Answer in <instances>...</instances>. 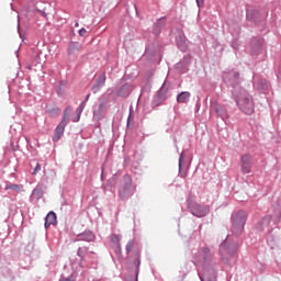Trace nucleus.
I'll return each mask as SVG.
<instances>
[{
  "instance_id": "f257e3e1",
  "label": "nucleus",
  "mask_w": 281,
  "mask_h": 281,
  "mask_svg": "<svg viewBox=\"0 0 281 281\" xmlns=\"http://www.w3.org/2000/svg\"><path fill=\"white\" fill-rule=\"evenodd\" d=\"M193 265H195V267H203V271L217 269L218 261H216L214 248L207 246L200 247L193 255Z\"/></svg>"
},
{
  "instance_id": "f03ea898",
  "label": "nucleus",
  "mask_w": 281,
  "mask_h": 281,
  "mask_svg": "<svg viewBox=\"0 0 281 281\" xmlns=\"http://www.w3.org/2000/svg\"><path fill=\"white\" fill-rule=\"evenodd\" d=\"M233 99L239 108V111H241L246 115H251V113H254V99L245 89H240V91L237 93L234 91Z\"/></svg>"
},
{
  "instance_id": "7ed1b4c3",
  "label": "nucleus",
  "mask_w": 281,
  "mask_h": 281,
  "mask_svg": "<svg viewBox=\"0 0 281 281\" xmlns=\"http://www.w3.org/2000/svg\"><path fill=\"white\" fill-rule=\"evenodd\" d=\"M231 232L233 236H243V233L245 232V225H247V212L244 210H239L236 212H233L231 215Z\"/></svg>"
},
{
  "instance_id": "20e7f679",
  "label": "nucleus",
  "mask_w": 281,
  "mask_h": 281,
  "mask_svg": "<svg viewBox=\"0 0 281 281\" xmlns=\"http://www.w3.org/2000/svg\"><path fill=\"white\" fill-rule=\"evenodd\" d=\"M238 244H227L225 239L220 245V255L224 265H234L238 260Z\"/></svg>"
},
{
  "instance_id": "39448f33",
  "label": "nucleus",
  "mask_w": 281,
  "mask_h": 281,
  "mask_svg": "<svg viewBox=\"0 0 281 281\" xmlns=\"http://www.w3.org/2000/svg\"><path fill=\"white\" fill-rule=\"evenodd\" d=\"M223 81L227 87H231L232 95H234V92L240 93V89H243L240 88V82H243L240 79V72L236 70H226L223 74Z\"/></svg>"
},
{
  "instance_id": "423d86ee",
  "label": "nucleus",
  "mask_w": 281,
  "mask_h": 281,
  "mask_svg": "<svg viewBox=\"0 0 281 281\" xmlns=\"http://www.w3.org/2000/svg\"><path fill=\"white\" fill-rule=\"evenodd\" d=\"M135 194V186L131 175H124L119 187V196L121 201H128Z\"/></svg>"
},
{
  "instance_id": "0eeeda50",
  "label": "nucleus",
  "mask_w": 281,
  "mask_h": 281,
  "mask_svg": "<svg viewBox=\"0 0 281 281\" xmlns=\"http://www.w3.org/2000/svg\"><path fill=\"white\" fill-rule=\"evenodd\" d=\"M69 124V114L67 112L64 113L61 121L55 128V134L53 136V142H60L63 139V135H65V128Z\"/></svg>"
},
{
  "instance_id": "6e6552de",
  "label": "nucleus",
  "mask_w": 281,
  "mask_h": 281,
  "mask_svg": "<svg viewBox=\"0 0 281 281\" xmlns=\"http://www.w3.org/2000/svg\"><path fill=\"white\" fill-rule=\"evenodd\" d=\"M211 110L216 114V117H221L223 122L229 117V112L227 111V105L218 103L216 100L211 101Z\"/></svg>"
},
{
  "instance_id": "1a4fd4ad",
  "label": "nucleus",
  "mask_w": 281,
  "mask_h": 281,
  "mask_svg": "<svg viewBox=\"0 0 281 281\" xmlns=\"http://www.w3.org/2000/svg\"><path fill=\"white\" fill-rule=\"evenodd\" d=\"M188 207L191 214L198 218H203V216H207V214H210V209L202 206L196 202H190Z\"/></svg>"
},
{
  "instance_id": "9d476101",
  "label": "nucleus",
  "mask_w": 281,
  "mask_h": 281,
  "mask_svg": "<svg viewBox=\"0 0 281 281\" xmlns=\"http://www.w3.org/2000/svg\"><path fill=\"white\" fill-rule=\"evenodd\" d=\"M83 48L85 46L80 42H69L67 47V54L69 58H78V55L80 54V52H82Z\"/></svg>"
},
{
  "instance_id": "9b49d317",
  "label": "nucleus",
  "mask_w": 281,
  "mask_h": 281,
  "mask_svg": "<svg viewBox=\"0 0 281 281\" xmlns=\"http://www.w3.org/2000/svg\"><path fill=\"white\" fill-rule=\"evenodd\" d=\"M254 166V160L251 159V155L245 154L240 157V168L243 175H249L251 172V167Z\"/></svg>"
},
{
  "instance_id": "f8f14e48",
  "label": "nucleus",
  "mask_w": 281,
  "mask_h": 281,
  "mask_svg": "<svg viewBox=\"0 0 281 281\" xmlns=\"http://www.w3.org/2000/svg\"><path fill=\"white\" fill-rule=\"evenodd\" d=\"M95 243V233L91 229H86L76 236L75 243Z\"/></svg>"
},
{
  "instance_id": "ddd939ff",
  "label": "nucleus",
  "mask_w": 281,
  "mask_h": 281,
  "mask_svg": "<svg viewBox=\"0 0 281 281\" xmlns=\"http://www.w3.org/2000/svg\"><path fill=\"white\" fill-rule=\"evenodd\" d=\"M218 276V268H212L209 270H203L202 274H199L201 281H216Z\"/></svg>"
},
{
  "instance_id": "4468645a",
  "label": "nucleus",
  "mask_w": 281,
  "mask_h": 281,
  "mask_svg": "<svg viewBox=\"0 0 281 281\" xmlns=\"http://www.w3.org/2000/svg\"><path fill=\"white\" fill-rule=\"evenodd\" d=\"M166 93H168V90L164 88V85H162L157 95L154 97L151 101V106H161V104L166 102Z\"/></svg>"
},
{
  "instance_id": "2eb2a0df",
  "label": "nucleus",
  "mask_w": 281,
  "mask_h": 281,
  "mask_svg": "<svg viewBox=\"0 0 281 281\" xmlns=\"http://www.w3.org/2000/svg\"><path fill=\"white\" fill-rule=\"evenodd\" d=\"M104 115H106V102H101L93 109V117L100 122V120H104Z\"/></svg>"
},
{
  "instance_id": "dca6fc26",
  "label": "nucleus",
  "mask_w": 281,
  "mask_h": 281,
  "mask_svg": "<svg viewBox=\"0 0 281 281\" xmlns=\"http://www.w3.org/2000/svg\"><path fill=\"white\" fill-rule=\"evenodd\" d=\"M104 85H106V72L103 71L99 78L95 80L94 85L91 88V91L93 93H98V91H100V89H102V87H104Z\"/></svg>"
},
{
  "instance_id": "f3484780",
  "label": "nucleus",
  "mask_w": 281,
  "mask_h": 281,
  "mask_svg": "<svg viewBox=\"0 0 281 281\" xmlns=\"http://www.w3.org/2000/svg\"><path fill=\"white\" fill-rule=\"evenodd\" d=\"M133 89H134L133 83L127 82L123 85L121 88H119L116 95H119V98H128L133 92Z\"/></svg>"
},
{
  "instance_id": "a211bd4d",
  "label": "nucleus",
  "mask_w": 281,
  "mask_h": 281,
  "mask_svg": "<svg viewBox=\"0 0 281 281\" xmlns=\"http://www.w3.org/2000/svg\"><path fill=\"white\" fill-rule=\"evenodd\" d=\"M58 217L56 216V212L50 211L47 213V215L45 216V223H44V227L45 229H49L50 225H58Z\"/></svg>"
},
{
  "instance_id": "6ab92c4d",
  "label": "nucleus",
  "mask_w": 281,
  "mask_h": 281,
  "mask_svg": "<svg viewBox=\"0 0 281 281\" xmlns=\"http://www.w3.org/2000/svg\"><path fill=\"white\" fill-rule=\"evenodd\" d=\"M166 21H168L166 16L159 18L156 21L153 27V33L155 36H159V34H161V30L166 27Z\"/></svg>"
},
{
  "instance_id": "aec40b11",
  "label": "nucleus",
  "mask_w": 281,
  "mask_h": 281,
  "mask_svg": "<svg viewBox=\"0 0 281 281\" xmlns=\"http://www.w3.org/2000/svg\"><path fill=\"white\" fill-rule=\"evenodd\" d=\"M43 187L37 184L31 193L30 201H41V199H43Z\"/></svg>"
},
{
  "instance_id": "412c9836",
  "label": "nucleus",
  "mask_w": 281,
  "mask_h": 281,
  "mask_svg": "<svg viewBox=\"0 0 281 281\" xmlns=\"http://www.w3.org/2000/svg\"><path fill=\"white\" fill-rule=\"evenodd\" d=\"M133 265L135 267V280L127 279L125 281H138V278H139V267L142 265V259L139 257V254L136 255V258L134 259Z\"/></svg>"
},
{
  "instance_id": "4be33fe9",
  "label": "nucleus",
  "mask_w": 281,
  "mask_h": 281,
  "mask_svg": "<svg viewBox=\"0 0 281 281\" xmlns=\"http://www.w3.org/2000/svg\"><path fill=\"white\" fill-rule=\"evenodd\" d=\"M176 44L177 47L180 49V52H188V44L186 43V36L179 35L176 37Z\"/></svg>"
},
{
  "instance_id": "5701e85b",
  "label": "nucleus",
  "mask_w": 281,
  "mask_h": 281,
  "mask_svg": "<svg viewBox=\"0 0 281 281\" xmlns=\"http://www.w3.org/2000/svg\"><path fill=\"white\" fill-rule=\"evenodd\" d=\"M190 92L189 91H182L180 93H178L177 95V102L179 104H188V102H190Z\"/></svg>"
},
{
  "instance_id": "b1692460",
  "label": "nucleus",
  "mask_w": 281,
  "mask_h": 281,
  "mask_svg": "<svg viewBox=\"0 0 281 281\" xmlns=\"http://www.w3.org/2000/svg\"><path fill=\"white\" fill-rule=\"evenodd\" d=\"M175 69L178 71V74H187L188 71V60L182 59L179 63L176 64Z\"/></svg>"
},
{
  "instance_id": "393cba45",
  "label": "nucleus",
  "mask_w": 281,
  "mask_h": 281,
  "mask_svg": "<svg viewBox=\"0 0 281 281\" xmlns=\"http://www.w3.org/2000/svg\"><path fill=\"white\" fill-rule=\"evenodd\" d=\"M61 111L63 110L56 105L46 108V113H48L50 117H58Z\"/></svg>"
},
{
  "instance_id": "a878e982",
  "label": "nucleus",
  "mask_w": 281,
  "mask_h": 281,
  "mask_svg": "<svg viewBox=\"0 0 281 281\" xmlns=\"http://www.w3.org/2000/svg\"><path fill=\"white\" fill-rule=\"evenodd\" d=\"M259 18H260V11L258 10L247 11L248 21H254V23H257Z\"/></svg>"
},
{
  "instance_id": "bb28decb",
  "label": "nucleus",
  "mask_w": 281,
  "mask_h": 281,
  "mask_svg": "<svg viewBox=\"0 0 281 281\" xmlns=\"http://www.w3.org/2000/svg\"><path fill=\"white\" fill-rule=\"evenodd\" d=\"M87 254H89V247L87 246H81L77 249V256L78 258H80L81 261H85Z\"/></svg>"
},
{
  "instance_id": "cd10ccee",
  "label": "nucleus",
  "mask_w": 281,
  "mask_h": 281,
  "mask_svg": "<svg viewBox=\"0 0 281 281\" xmlns=\"http://www.w3.org/2000/svg\"><path fill=\"white\" fill-rule=\"evenodd\" d=\"M67 87V80L59 81V85L56 88V93L59 95V98H63L65 95V88Z\"/></svg>"
},
{
  "instance_id": "c85d7f7f",
  "label": "nucleus",
  "mask_w": 281,
  "mask_h": 281,
  "mask_svg": "<svg viewBox=\"0 0 281 281\" xmlns=\"http://www.w3.org/2000/svg\"><path fill=\"white\" fill-rule=\"evenodd\" d=\"M4 190H13V192H25V189L23 188V184H7Z\"/></svg>"
},
{
  "instance_id": "c756f323",
  "label": "nucleus",
  "mask_w": 281,
  "mask_h": 281,
  "mask_svg": "<svg viewBox=\"0 0 281 281\" xmlns=\"http://www.w3.org/2000/svg\"><path fill=\"white\" fill-rule=\"evenodd\" d=\"M85 106H87V101H82L77 108V117L72 120V122H80V115H82V111H85Z\"/></svg>"
},
{
  "instance_id": "7c9ffc66",
  "label": "nucleus",
  "mask_w": 281,
  "mask_h": 281,
  "mask_svg": "<svg viewBox=\"0 0 281 281\" xmlns=\"http://www.w3.org/2000/svg\"><path fill=\"white\" fill-rule=\"evenodd\" d=\"M268 243L271 245V249L276 247V243H278V232H274L272 235H268Z\"/></svg>"
},
{
  "instance_id": "2f4dec72",
  "label": "nucleus",
  "mask_w": 281,
  "mask_h": 281,
  "mask_svg": "<svg viewBox=\"0 0 281 281\" xmlns=\"http://www.w3.org/2000/svg\"><path fill=\"white\" fill-rule=\"evenodd\" d=\"M259 225H260L261 229H267V227H269V225H271V216L263 217L259 222Z\"/></svg>"
},
{
  "instance_id": "473e14b6",
  "label": "nucleus",
  "mask_w": 281,
  "mask_h": 281,
  "mask_svg": "<svg viewBox=\"0 0 281 281\" xmlns=\"http://www.w3.org/2000/svg\"><path fill=\"white\" fill-rule=\"evenodd\" d=\"M110 240H111V243L113 244V246L122 245V244H121L122 235L112 234V235L110 236Z\"/></svg>"
},
{
  "instance_id": "72a5a7b5",
  "label": "nucleus",
  "mask_w": 281,
  "mask_h": 281,
  "mask_svg": "<svg viewBox=\"0 0 281 281\" xmlns=\"http://www.w3.org/2000/svg\"><path fill=\"white\" fill-rule=\"evenodd\" d=\"M188 273H190V269L188 268V265H184V268L180 270L181 281L186 280V276H188Z\"/></svg>"
},
{
  "instance_id": "f704fd0d",
  "label": "nucleus",
  "mask_w": 281,
  "mask_h": 281,
  "mask_svg": "<svg viewBox=\"0 0 281 281\" xmlns=\"http://www.w3.org/2000/svg\"><path fill=\"white\" fill-rule=\"evenodd\" d=\"M59 281H76V272H72L70 276L65 277L60 276Z\"/></svg>"
},
{
  "instance_id": "c9c22d12",
  "label": "nucleus",
  "mask_w": 281,
  "mask_h": 281,
  "mask_svg": "<svg viewBox=\"0 0 281 281\" xmlns=\"http://www.w3.org/2000/svg\"><path fill=\"white\" fill-rule=\"evenodd\" d=\"M36 65H41V54L36 53L33 60H32V66L36 67Z\"/></svg>"
},
{
  "instance_id": "e433bc0d",
  "label": "nucleus",
  "mask_w": 281,
  "mask_h": 281,
  "mask_svg": "<svg viewBox=\"0 0 281 281\" xmlns=\"http://www.w3.org/2000/svg\"><path fill=\"white\" fill-rule=\"evenodd\" d=\"M133 245H134V241L133 240H130L126 246H125V249H126V254H131L133 251Z\"/></svg>"
},
{
  "instance_id": "4c0bfd02",
  "label": "nucleus",
  "mask_w": 281,
  "mask_h": 281,
  "mask_svg": "<svg viewBox=\"0 0 281 281\" xmlns=\"http://www.w3.org/2000/svg\"><path fill=\"white\" fill-rule=\"evenodd\" d=\"M114 247V254H116V256H122V244H119Z\"/></svg>"
},
{
  "instance_id": "58836bf2",
  "label": "nucleus",
  "mask_w": 281,
  "mask_h": 281,
  "mask_svg": "<svg viewBox=\"0 0 281 281\" xmlns=\"http://www.w3.org/2000/svg\"><path fill=\"white\" fill-rule=\"evenodd\" d=\"M183 161H186V153L182 151L179 157V170H181V164H183Z\"/></svg>"
},
{
  "instance_id": "ea45409f",
  "label": "nucleus",
  "mask_w": 281,
  "mask_h": 281,
  "mask_svg": "<svg viewBox=\"0 0 281 281\" xmlns=\"http://www.w3.org/2000/svg\"><path fill=\"white\" fill-rule=\"evenodd\" d=\"M38 172H41V164L36 162L35 168L33 169L32 175L36 176V175H38Z\"/></svg>"
},
{
  "instance_id": "a19ab883",
  "label": "nucleus",
  "mask_w": 281,
  "mask_h": 281,
  "mask_svg": "<svg viewBox=\"0 0 281 281\" xmlns=\"http://www.w3.org/2000/svg\"><path fill=\"white\" fill-rule=\"evenodd\" d=\"M133 124V113L130 112L128 117H127V126H131Z\"/></svg>"
},
{
  "instance_id": "79ce46f5",
  "label": "nucleus",
  "mask_w": 281,
  "mask_h": 281,
  "mask_svg": "<svg viewBox=\"0 0 281 281\" xmlns=\"http://www.w3.org/2000/svg\"><path fill=\"white\" fill-rule=\"evenodd\" d=\"M79 36H87V29H85V27L80 29Z\"/></svg>"
},
{
  "instance_id": "37998d69",
  "label": "nucleus",
  "mask_w": 281,
  "mask_h": 281,
  "mask_svg": "<svg viewBox=\"0 0 281 281\" xmlns=\"http://www.w3.org/2000/svg\"><path fill=\"white\" fill-rule=\"evenodd\" d=\"M198 8H203L205 0H195Z\"/></svg>"
},
{
  "instance_id": "c03bdc74",
  "label": "nucleus",
  "mask_w": 281,
  "mask_h": 281,
  "mask_svg": "<svg viewBox=\"0 0 281 281\" xmlns=\"http://www.w3.org/2000/svg\"><path fill=\"white\" fill-rule=\"evenodd\" d=\"M128 161H131V158H128V156L124 157V165L128 166Z\"/></svg>"
},
{
  "instance_id": "a18cd8bd",
  "label": "nucleus",
  "mask_w": 281,
  "mask_h": 281,
  "mask_svg": "<svg viewBox=\"0 0 281 281\" xmlns=\"http://www.w3.org/2000/svg\"><path fill=\"white\" fill-rule=\"evenodd\" d=\"M91 98V93H88L87 95H86V99L83 100V101H86V102H89V99Z\"/></svg>"
},
{
  "instance_id": "49530a36",
  "label": "nucleus",
  "mask_w": 281,
  "mask_h": 281,
  "mask_svg": "<svg viewBox=\"0 0 281 281\" xmlns=\"http://www.w3.org/2000/svg\"><path fill=\"white\" fill-rule=\"evenodd\" d=\"M232 47L236 49V44H234V42L232 43Z\"/></svg>"
},
{
  "instance_id": "de8ad7c7",
  "label": "nucleus",
  "mask_w": 281,
  "mask_h": 281,
  "mask_svg": "<svg viewBox=\"0 0 281 281\" xmlns=\"http://www.w3.org/2000/svg\"><path fill=\"white\" fill-rule=\"evenodd\" d=\"M21 27V23L19 22V19H18V29Z\"/></svg>"
},
{
  "instance_id": "09e8293b",
  "label": "nucleus",
  "mask_w": 281,
  "mask_h": 281,
  "mask_svg": "<svg viewBox=\"0 0 281 281\" xmlns=\"http://www.w3.org/2000/svg\"><path fill=\"white\" fill-rule=\"evenodd\" d=\"M135 10H136V14H137V5H134Z\"/></svg>"
},
{
  "instance_id": "8fccbe9b",
  "label": "nucleus",
  "mask_w": 281,
  "mask_h": 281,
  "mask_svg": "<svg viewBox=\"0 0 281 281\" xmlns=\"http://www.w3.org/2000/svg\"><path fill=\"white\" fill-rule=\"evenodd\" d=\"M233 243H229V239L227 240V245H232Z\"/></svg>"
},
{
  "instance_id": "3c124183",
  "label": "nucleus",
  "mask_w": 281,
  "mask_h": 281,
  "mask_svg": "<svg viewBox=\"0 0 281 281\" xmlns=\"http://www.w3.org/2000/svg\"><path fill=\"white\" fill-rule=\"evenodd\" d=\"M254 87H256V82H254Z\"/></svg>"
}]
</instances>
